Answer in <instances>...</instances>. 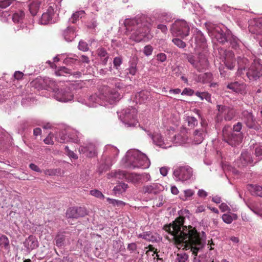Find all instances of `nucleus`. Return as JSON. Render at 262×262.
Segmentation results:
<instances>
[{
    "instance_id": "f257e3e1",
    "label": "nucleus",
    "mask_w": 262,
    "mask_h": 262,
    "mask_svg": "<svg viewBox=\"0 0 262 262\" xmlns=\"http://www.w3.org/2000/svg\"><path fill=\"white\" fill-rule=\"evenodd\" d=\"M163 229L168 234L167 238L179 249L190 250L194 256V262H213V258L207 253L197 257L198 253L202 251L206 244L204 232H202L201 237L194 228L183 225V219L176 220L172 223L165 225Z\"/></svg>"
},
{
    "instance_id": "f03ea898",
    "label": "nucleus",
    "mask_w": 262,
    "mask_h": 262,
    "mask_svg": "<svg viewBox=\"0 0 262 262\" xmlns=\"http://www.w3.org/2000/svg\"><path fill=\"white\" fill-rule=\"evenodd\" d=\"M124 24L126 34L130 33V39L135 41L148 40L152 37L150 31L153 21L150 17L145 15H138L133 18L125 19Z\"/></svg>"
},
{
    "instance_id": "7ed1b4c3",
    "label": "nucleus",
    "mask_w": 262,
    "mask_h": 262,
    "mask_svg": "<svg viewBox=\"0 0 262 262\" xmlns=\"http://www.w3.org/2000/svg\"><path fill=\"white\" fill-rule=\"evenodd\" d=\"M119 94L111 90L107 86L103 87L101 92L96 93L89 97L87 100H84L85 104L90 107H97L98 105H102L105 102L113 103L119 100Z\"/></svg>"
},
{
    "instance_id": "20e7f679",
    "label": "nucleus",
    "mask_w": 262,
    "mask_h": 262,
    "mask_svg": "<svg viewBox=\"0 0 262 262\" xmlns=\"http://www.w3.org/2000/svg\"><path fill=\"white\" fill-rule=\"evenodd\" d=\"M126 157L127 162L134 168H147L150 164V161L146 155L138 150H128L126 154Z\"/></svg>"
},
{
    "instance_id": "39448f33",
    "label": "nucleus",
    "mask_w": 262,
    "mask_h": 262,
    "mask_svg": "<svg viewBox=\"0 0 262 262\" xmlns=\"http://www.w3.org/2000/svg\"><path fill=\"white\" fill-rule=\"evenodd\" d=\"M187 59L188 62L198 71L201 72L206 70L209 66L206 53H200L196 56L188 55Z\"/></svg>"
},
{
    "instance_id": "423d86ee",
    "label": "nucleus",
    "mask_w": 262,
    "mask_h": 262,
    "mask_svg": "<svg viewBox=\"0 0 262 262\" xmlns=\"http://www.w3.org/2000/svg\"><path fill=\"white\" fill-rule=\"evenodd\" d=\"M118 114L120 119L126 127H134L137 124V110L135 108H127Z\"/></svg>"
},
{
    "instance_id": "0eeeda50",
    "label": "nucleus",
    "mask_w": 262,
    "mask_h": 262,
    "mask_svg": "<svg viewBox=\"0 0 262 262\" xmlns=\"http://www.w3.org/2000/svg\"><path fill=\"white\" fill-rule=\"evenodd\" d=\"M173 176L177 181L185 182L189 180L193 176V170L188 165H181L175 168Z\"/></svg>"
},
{
    "instance_id": "6e6552de",
    "label": "nucleus",
    "mask_w": 262,
    "mask_h": 262,
    "mask_svg": "<svg viewBox=\"0 0 262 262\" xmlns=\"http://www.w3.org/2000/svg\"><path fill=\"white\" fill-rule=\"evenodd\" d=\"M190 27L188 23L183 19H178L172 24L171 33L177 36L184 38L189 34Z\"/></svg>"
},
{
    "instance_id": "1a4fd4ad",
    "label": "nucleus",
    "mask_w": 262,
    "mask_h": 262,
    "mask_svg": "<svg viewBox=\"0 0 262 262\" xmlns=\"http://www.w3.org/2000/svg\"><path fill=\"white\" fill-rule=\"evenodd\" d=\"M54 98L58 101L68 102L73 99V94L69 88L58 89L54 93Z\"/></svg>"
},
{
    "instance_id": "9d476101",
    "label": "nucleus",
    "mask_w": 262,
    "mask_h": 262,
    "mask_svg": "<svg viewBox=\"0 0 262 262\" xmlns=\"http://www.w3.org/2000/svg\"><path fill=\"white\" fill-rule=\"evenodd\" d=\"M191 41V46L195 50L200 48H204L206 45V39L202 32L198 29L194 30Z\"/></svg>"
},
{
    "instance_id": "9b49d317",
    "label": "nucleus",
    "mask_w": 262,
    "mask_h": 262,
    "mask_svg": "<svg viewBox=\"0 0 262 262\" xmlns=\"http://www.w3.org/2000/svg\"><path fill=\"white\" fill-rule=\"evenodd\" d=\"M247 76L250 80L255 79L262 75V64L254 60L246 72Z\"/></svg>"
},
{
    "instance_id": "f8f14e48",
    "label": "nucleus",
    "mask_w": 262,
    "mask_h": 262,
    "mask_svg": "<svg viewBox=\"0 0 262 262\" xmlns=\"http://www.w3.org/2000/svg\"><path fill=\"white\" fill-rule=\"evenodd\" d=\"M55 5L53 3H50L45 8L46 12L42 14L39 19V23L42 25H47L52 23V17L54 14V8Z\"/></svg>"
},
{
    "instance_id": "ddd939ff",
    "label": "nucleus",
    "mask_w": 262,
    "mask_h": 262,
    "mask_svg": "<svg viewBox=\"0 0 262 262\" xmlns=\"http://www.w3.org/2000/svg\"><path fill=\"white\" fill-rule=\"evenodd\" d=\"M119 152V150L116 147L111 145H107L105 147L102 158L103 159H107L109 162L113 160H114V163H115Z\"/></svg>"
},
{
    "instance_id": "4468645a",
    "label": "nucleus",
    "mask_w": 262,
    "mask_h": 262,
    "mask_svg": "<svg viewBox=\"0 0 262 262\" xmlns=\"http://www.w3.org/2000/svg\"><path fill=\"white\" fill-rule=\"evenodd\" d=\"M163 187L159 183H151L144 185L142 189V192L145 195H155L161 191Z\"/></svg>"
},
{
    "instance_id": "2eb2a0df",
    "label": "nucleus",
    "mask_w": 262,
    "mask_h": 262,
    "mask_svg": "<svg viewBox=\"0 0 262 262\" xmlns=\"http://www.w3.org/2000/svg\"><path fill=\"white\" fill-rule=\"evenodd\" d=\"M87 214V211L85 208L72 207L69 208L66 212V216L68 218H76L84 216Z\"/></svg>"
},
{
    "instance_id": "dca6fc26",
    "label": "nucleus",
    "mask_w": 262,
    "mask_h": 262,
    "mask_svg": "<svg viewBox=\"0 0 262 262\" xmlns=\"http://www.w3.org/2000/svg\"><path fill=\"white\" fill-rule=\"evenodd\" d=\"M137 58H133L128 62V67L124 71L125 77L132 80L137 73Z\"/></svg>"
},
{
    "instance_id": "f3484780",
    "label": "nucleus",
    "mask_w": 262,
    "mask_h": 262,
    "mask_svg": "<svg viewBox=\"0 0 262 262\" xmlns=\"http://www.w3.org/2000/svg\"><path fill=\"white\" fill-rule=\"evenodd\" d=\"M48 0H32L29 4L28 7L30 13L32 15H35L40 6H42V9L46 8V6L49 3Z\"/></svg>"
},
{
    "instance_id": "a211bd4d",
    "label": "nucleus",
    "mask_w": 262,
    "mask_h": 262,
    "mask_svg": "<svg viewBox=\"0 0 262 262\" xmlns=\"http://www.w3.org/2000/svg\"><path fill=\"white\" fill-rule=\"evenodd\" d=\"M148 135L152 139L155 144L163 148H167L171 146L172 144L168 142L167 140H164L161 135L158 133L151 135L148 134Z\"/></svg>"
},
{
    "instance_id": "6ab92c4d",
    "label": "nucleus",
    "mask_w": 262,
    "mask_h": 262,
    "mask_svg": "<svg viewBox=\"0 0 262 262\" xmlns=\"http://www.w3.org/2000/svg\"><path fill=\"white\" fill-rule=\"evenodd\" d=\"M67 134V137L66 135H62L58 141L62 143L66 141L77 143L79 141L80 134L77 131L75 130H69Z\"/></svg>"
},
{
    "instance_id": "aec40b11",
    "label": "nucleus",
    "mask_w": 262,
    "mask_h": 262,
    "mask_svg": "<svg viewBox=\"0 0 262 262\" xmlns=\"http://www.w3.org/2000/svg\"><path fill=\"white\" fill-rule=\"evenodd\" d=\"M211 33L220 42L224 43L227 41L225 33L220 26H214L211 30Z\"/></svg>"
},
{
    "instance_id": "412c9836",
    "label": "nucleus",
    "mask_w": 262,
    "mask_h": 262,
    "mask_svg": "<svg viewBox=\"0 0 262 262\" xmlns=\"http://www.w3.org/2000/svg\"><path fill=\"white\" fill-rule=\"evenodd\" d=\"M38 245L36 237L33 235H30L24 242V246L29 252L37 248Z\"/></svg>"
},
{
    "instance_id": "4be33fe9",
    "label": "nucleus",
    "mask_w": 262,
    "mask_h": 262,
    "mask_svg": "<svg viewBox=\"0 0 262 262\" xmlns=\"http://www.w3.org/2000/svg\"><path fill=\"white\" fill-rule=\"evenodd\" d=\"M244 116L245 122L248 127L253 128L256 130L260 129V125L255 122L254 117L251 113L246 112V114H244Z\"/></svg>"
},
{
    "instance_id": "5701e85b",
    "label": "nucleus",
    "mask_w": 262,
    "mask_h": 262,
    "mask_svg": "<svg viewBox=\"0 0 262 262\" xmlns=\"http://www.w3.org/2000/svg\"><path fill=\"white\" fill-rule=\"evenodd\" d=\"M206 127L202 125V127L196 129L193 133V142L194 144H199L204 140L205 136Z\"/></svg>"
},
{
    "instance_id": "b1692460",
    "label": "nucleus",
    "mask_w": 262,
    "mask_h": 262,
    "mask_svg": "<svg viewBox=\"0 0 262 262\" xmlns=\"http://www.w3.org/2000/svg\"><path fill=\"white\" fill-rule=\"evenodd\" d=\"M79 152L83 153L87 157H93L96 155V149L94 144H90L87 146H80L79 148Z\"/></svg>"
},
{
    "instance_id": "393cba45",
    "label": "nucleus",
    "mask_w": 262,
    "mask_h": 262,
    "mask_svg": "<svg viewBox=\"0 0 262 262\" xmlns=\"http://www.w3.org/2000/svg\"><path fill=\"white\" fill-rule=\"evenodd\" d=\"M64 74H70L76 78H79L81 75V73L80 72H72L71 70L68 69L64 67H60L58 70L55 71V74L57 76H64Z\"/></svg>"
},
{
    "instance_id": "a878e982",
    "label": "nucleus",
    "mask_w": 262,
    "mask_h": 262,
    "mask_svg": "<svg viewBox=\"0 0 262 262\" xmlns=\"http://www.w3.org/2000/svg\"><path fill=\"white\" fill-rule=\"evenodd\" d=\"M62 35L67 41H72L76 36V30L73 27H68L62 33Z\"/></svg>"
},
{
    "instance_id": "bb28decb",
    "label": "nucleus",
    "mask_w": 262,
    "mask_h": 262,
    "mask_svg": "<svg viewBox=\"0 0 262 262\" xmlns=\"http://www.w3.org/2000/svg\"><path fill=\"white\" fill-rule=\"evenodd\" d=\"M249 61L248 59L244 57H237V64L238 70L237 74L238 75H242L243 74V71H245L246 68L248 65Z\"/></svg>"
},
{
    "instance_id": "cd10ccee",
    "label": "nucleus",
    "mask_w": 262,
    "mask_h": 262,
    "mask_svg": "<svg viewBox=\"0 0 262 262\" xmlns=\"http://www.w3.org/2000/svg\"><path fill=\"white\" fill-rule=\"evenodd\" d=\"M230 90L236 93L243 94L246 93V85L243 83H230Z\"/></svg>"
},
{
    "instance_id": "c85d7f7f",
    "label": "nucleus",
    "mask_w": 262,
    "mask_h": 262,
    "mask_svg": "<svg viewBox=\"0 0 262 262\" xmlns=\"http://www.w3.org/2000/svg\"><path fill=\"white\" fill-rule=\"evenodd\" d=\"M127 172L123 170H115L112 171L111 172L107 174L108 179L115 178L119 180L125 179L126 180Z\"/></svg>"
},
{
    "instance_id": "c756f323",
    "label": "nucleus",
    "mask_w": 262,
    "mask_h": 262,
    "mask_svg": "<svg viewBox=\"0 0 262 262\" xmlns=\"http://www.w3.org/2000/svg\"><path fill=\"white\" fill-rule=\"evenodd\" d=\"M149 96V92L147 91H142L135 95V100L136 103H142L146 101Z\"/></svg>"
},
{
    "instance_id": "7c9ffc66",
    "label": "nucleus",
    "mask_w": 262,
    "mask_h": 262,
    "mask_svg": "<svg viewBox=\"0 0 262 262\" xmlns=\"http://www.w3.org/2000/svg\"><path fill=\"white\" fill-rule=\"evenodd\" d=\"M102 163L100 165L97 170L99 174H101L108 170L114 163V160H113L109 162L107 159H103L102 158Z\"/></svg>"
},
{
    "instance_id": "2f4dec72",
    "label": "nucleus",
    "mask_w": 262,
    "mask_h": 262,
    "mask_svg": "<svg viewBox=\"0 0 262 262\" xmlns=\"http://www.w3.org/2000/svg\"><path fill=\"white\" fill-rule=\"evenodd\" d=\"M230 47L234 49L236 54H239L241 46L242 45L241 41L235 36L230 34Z\"/></svg>"
},
{
    "instance_id": "473e14b6",
    "label": "nucleus",
    "mask_w": 262,
    "mask_h": 262,
    "mask_svg": "<svg viewBox=\"0 0 262 262\" xmlns=\"http://www.w3.org/2000/svg\"><path fill=\"white\" fill-rule=\"evenodd\" d=\"M146 248H148L146 251V255L147 256V258L149 261H152L154 260L157 257L158 259V254L157 252V249L152 247L151 245H149L148 247H146Z\"/></svg>"
},
{
    "instance_id": "72a5a7b5",
    "label": "nucleus",
    "mask_w": 262,
    "mask_h": 262,
    "mask_svg": "<svg viewBox=\"0 0 262 262\" xmlns=\"http://www.w3.org/2000/svg\"><path fill=\"white\" fill-rule=\"evenodd\" d=\"M172 16L170 14L166 12L159 13L157 17V20L158 22L162 23H167L171 21Z\"/></svg>"
},
{
    "instance_id": "f704fd0d",
    "label": "nucleus",
    "mask_w": 262,
    "mask_h": 262,
    "mask_svg": "<svg viewBox=\"0 0 262 262\" xmlns=\"http://www.w3.org/2000/svg\"><path fill=\"white\" fill-rule=\"evenodd\" d=\"M249 189L252 195L262 198V186L251 184Z\"/></svg>"
},
{
    "instance_id": "c9c22d12",
    "label": "nucleus",
    "mask_w": 262,
    "mask_h": 262,
    "mask_svg": "<svg viewBox=\"0 0 262 262\" xmlns=\"http://www.w3.org/2000/svg\"><path fill=\"white\" fill-rule=\"evenodd\" d=\"M11 0H4L0 2V15L6 17L10 16V14L7 11H3V9L7 8L11 4Z\"/></svg>"
},
{
    "instance_id": "e433bc0d",
    "label": "nucleus",
    "mask_w": 262,
    "mask_h": 262,
    "mask_svg": "<svg viewBox=\"0 0 262 262\" xmlns=\"http://www.w3.org/2000/svg\"><path fill=\"white\" fill-rule=\"evenodd\" d=\"M194 194V191L191 189H188L183 191V194H181L180 199L183 201L190 200L191 197Z\"/></svg>"
},
{
    "instance_id": "4c0bfd02",
    "label": "nucleus",
    "mask_w": 262,
    "mask_h": 262,
    "mask_svg": "<svg viewBox=\"0 0 262 262\" xmlns=\"http://www.w3.org/2000/svg\"><path fill=\"white\" fill-rule=\"evenodd\" d=\"M188 139V137L186 135L180 134L176 135L173 137V142L176 144L181 145L187 143Z\"/></svg>"
},
{
    "instance_id": "58836bf2",
    "label": "nucleus",
    "mask_w": 262,
    "mask_h": 262,
    "mask_svg": "<svg viewBox=\"0 0 262 262\" xmlns=\"http://www.w3.org/2000/svg\"><path fill=\"white\" fill-rule=\"evenodd\" d=\"M241 160L243 161L244 164H253L254 163L250 154L245 151L241 154Z\"/></svg>"
},
{
    "instance_id": "ea45409f",
    "label": "nucleus",
    "mask_w": 262,
    "mask_h": 262,
    "mask_svg": "<svg viewBox=\"0 0 262 262\" xmlns=\"http://www.w3.org/2000/svg\"><path fill=\"white\" fill-rule=\"evenodd\" d=\"M126 181L134 184L141 183L140 174L136 173H127Z\"/></svg>"
},
{
    "instance_id": "a19ab883",
    "label": "nucleus",
    "mask_w": 262,
    "mask_h": 262,
    "mask_svg": "<svg viewBox=\"0 0 262 262\" xmlns=\"http://www.w3.org/2000/svg\"><path fill=\"white\" fill-rule=\"evenodd\" d=\"M44 82L49 89L52 90L54 93H55V91H57V90L59 89V86L57 85V83L51 78H48L45 79Z\"/></svg>"
},
{
    "instance_id": "79ce46f5",
    "label": "nucleus",
    "mask_w": 262,
    "mask_h": 262,
    "mask_svg": "<svg viewBox=\"0 0 262 262\" xmlns=\"http://www.w3.org/2000/svg\"><path fill=\"white\" fill-rule=\"evenodd\" d=\"M85 15V12L83 10H79L75 13H74L71 16V17L69 19V21L75 24L76 21L79 20L80 18H81Z\"/></svg>"
},
{
    "instance_id": "37998d69",
    "label": "nucleus",
    "mask_w": 262,
    "mask_h": 262,
    "mask_svg": "<svg viewBox=\"0 0 262 262\" xmlns=\"http://www.w3.org/2000/svg\"><path fill=\"white\" fill-rule=\"evenodd\" d=\"M98 56L101 58V62L103 65L107 63L108 56L106 51L103 48H100L97 51Z\"/></svg>"
},
{
    "instance_id": "c03bdc74",
    "label": "nucleus",
    "mask_w": 262,
    "mask_h": 262,
    "mask_svg": "<svg viewBox=\"0 0 262 262\" xmlns=\"http://www.w3.org/2000/svg\"><path fill=\"white\" fill-rule=\"evenodd\" d=\"M113 250L115 253H117L124 249L123 243L121 240L113 241Z\"/></svg>"
},
{
    "instance_id": "a18cd8bd",
    "label": "nucleus",
    "mask_w": 262,
    "mask_h": 262,
    "mask_svg": "<svg viewBox=\"0 0 262 262\" xmlns=\"http://www.w3.org/2000/svg\"><path fill=\"white\" fill-rule=\"evenodd\" d=\"M188 255L184 252H181L177 254L174 262H189Z\"/></svg>"
},
{
    "instance_id": "49530a36",
    "label": "nucleus",
    "mask_w": 262,
    "mask_h": 262,
    "mask_svg": "<svg viewBox=\"0 0 262 262\" xmlns=\"http://www.w3.org/2000/svg\"><path fill=\"white\" fill-rule=\"evenodd\" d=\"M128 188V185L124 183H120L115 187L113 190L116 194H120L126 191Z\"/></svg>"
},
{
    "instance_id": "de8ad7c7",
    "label": "nucleus",
    "mask_w": 262,
    "mask_h": 262,
    "mask_svg": "<svg viewBox=\"0 0 262 262\" xmlns=\"http://www.w3.org/2000/svg\"><path fill=\"white\" fill-rule=\"evenodd\" d=\"M199 81L202 83H207L211 81L212 78V75L210 73H205L199 76Z\"/></svg>"
},
{
    "instance_id": "09e8293b",
    "label": "nucleus",
    "mask_w": 262,
    "mask_h": 262,
    "mask_svg": "<svg viewBox=\"0 0 262 262\" xmlns=\"http://www.w3.org/2000/svg\"><path fill=\"white\" fill-rule=\"evenodd\" d=\"M219 70L221 75L225 78L228 75L229 70V66L226 62H224V63L221 64L219 67Z\"/></svg>"
},
{
    "instance_id": "8fccbe9b",
    "label": "nucleus",
    "mask_w": 262,
    "mask_h": 262,
    "mask_svg": "<svg viewBox=\"0 0 262 262\" xmlns=\"http://www.w3.org/2000/svg\"><path fill=\"white\" fill-rule=\"evenodd\" d=\"M195 95L202 100L205 99L208 102L212 103L211 95L208 92H200L197 91L195 93Z\"/></svg>"
},
{
    "instance_id": "3c124183",
    "label": "nucleus",
    "mask_w": 262,
    "mask_h": 262,
    "mask_svg": "<svg viewBox=\"0 0 262 262\" xmlns=\"http://www.w3.org/2000/svg\"><path fill=\"white\" fill-rule=\"evenodd\" d=\"M113 82L112 84L114 85L115 88L118 90H121L122 91L125 92V89L126 88L123 83L121 81V80L118 79H113L112 80Z\"/></svg>"
},
{
    "instance_id": "603ef678",
    "label": "nucleus",
    "mask_w": 262,
    "mask_h": 262,
    "mask_svg": "<svg viewBox=\"0 0 262 262\" xmlns=\"http://www.w3.org/2000/svg\"><path fill=\"white\" fill-rule=\"evenodd\" d=\"M24 16V12L22 11H19L13 14L12 18L14 23H19L22 20Z\"/></svg>"
},
{
    "instance_id": "864d4df0",
    "label": "nucleus",
    "mask_w": 262,
    "mask_h": 262,
    "mask_svg": "<svg viewBox=\"0 0 262 262\" xmlns=\"http://www.w3.org/2000/svg\"><path fill=\"white\" fill-rule=\"evenodd\" d=\"M138 236L140 238L144 239L149 241H156V237L150 232H145L141 234H139Z\"/></svg>"
},
{
    "instance_id": "5fc2aeb1",
    "label": "nucleus",
    "mask_w": 262,
    "mask_h": 262,
    "mask_svg": "<svg viewBox=\"0 0 262 262\" xmlns=\"http://www.w3.org/2000/svg\"><path fill=\"white\" fill-rule=\"evenodd\" d=\"M0 246L4 247L6 250L9 249V240L5 235L0 237Z\"/></svg>"
},
{
    "instance_id": "6e6d98bb",
    "label": "nucleus",
    "mask_w": 262,
    "mask_h": 262,
    "mask_svg": "<svg viewBox=\"0 0 262 262\" xmlns=\"http://www.w3.org/2000/svg\"><path fill=\"white\" fill-rule=\"evenodd\" d=\"M242 140V137L241 134H238L236 137H234L232 134L230 136V145L236 146L239 144Z\"/></svg>"
},
{
    "instance_id": "4d7b16f0",
    "label": "nucleus",
    "mask_w": 262,
    "mask_h": 262,
    "mask_svg": "<svg viewBox=\"0 0 262 262\" xmlns=\"http://www.w3.org/2000/svg\"><path fill=\"white\" fill-rule=\"evenodd\" d=\"M186 120L187 122L188 126L190 128H194L198 124L197 119L194 117L188 116L186 117Z\"/></svg>"
},
{
    "instance_id": "13d9d810",
    "label": "nucleus",
    "mask_w": 262,
    "mask_h": 262,
    "mask_svg": "<svg viewBox=\"0 0 262 262\" xmlns=\"http://www.w3.org/2000/svg\"><path fill=\"white\" fill-rule=\"evenodd\" d=\"M249 207L255 213L259 215H262V204H260L259 206L257 205H250L249 206Z\"/></svg>"
},
{
    "instance_id": "bf43d9fd",
    "label": "nucleus",
    "mask_w": 262,
    "mask_h": 262,
    "mask_svg": "<svg viewBox=\"0 0 262 262\" xmlns=\"http://www.w3.org/2000/svg\"><path fill=\"white\" fill-rule=\"evenodd\" d=\"M172 41L173 43L179 48L184 49L186 47V43L178 38H174Z\"/></svg>"
},
{
    "instance_id": "052dcab7",
    "label": "nucleus",
    "mask_w": 262,
    "mask_h": 262,
    "mask_svg": "<svg viewBox=\"0 0 262 262\" xmlns=\"http://www.w3.org/2000/svg\"><path fill=\"white\" fill-rule=\"evenodd\" d=\"M66 237L64 235H58L56 237V245L57 247H60L64 245Z\"/></svg>"
},
{
    "instance_id": "680f3d73",
    "label": "nucleus",
    "mask_w": 262,
    "mask_h": 262,
    "mask_svg": "<svg viewBox=\"0 0 262 262\" xmlns=\"http://www.w3.org/2000/svg\"><path fill=\"white\" fill-rule=\"evenodd\" d=\"M255 155L257 158L258 160L262 159V144L256 145L255 148Z\"/></svg>"
},
{
    "instance_id": "e2e57ef3",
    "label": "nucleus",
    "mask_w": 262,
    "mask_h": 262,
    "mask_svg": "<svg viewBox=\"0 0 262 262\" xmlns=\"http://www.w3.org/2000/svg\"><path fill=\"white\" fill-rule=\"evenodd\" d=\"M90 193L91 195L99 199H103L104 198V196L102 193L97 189H93L91 190Z\"/></svg>"
},
{
    "instance_id": "0e129e2a",
    "label": "nucleus",
    "mask_w": 262,
    "mask_h": 262,
    "mask_svg": "<svg viewBox=\"0 0 262 262\" xmlns=\"http://www.w3.org/2000/svg\"><path fill=\"white\" fill-rule=\"evenodd\" d=\"M122 63V58L121 57L118 56L114 58L113 60V64L114 67L116 69H118L119 67L121 66Z\"/></svg>"
},
{
    "instance_id": "69168bd1",
    "label": "nucleus",
    "mask_w": 262,
    "mask_h": 262,
    "mask_svg": "<svg viewBox=\"0 0 262 262\" xmlns=\"http://www.w3.org/2000/svg\"><path fill=\"white\" fill-rule=\"evenodd\" d=\"M78 49L82 51H87L89 50L88 45L86 42L80 40L79 42Z\"/></svg>"
},
{
    "instance_id": "338daca9",
    "label": "nucleus",
    "mask_w": 262,
    "mask_h": 262,
    "mask_svg": "<svg viewBox=\"0 0 262 262\" xmlns=\"http://www.w3.org/2000/svg\"><path fill=\"white\" fill-rule=\"evenodd\" d=\"M223 137L224 141L229 143V134L228 133V127L225 126L223 129Z\"/></svg>"
},
{
    "instance_id": "774afa93",
    "label": "nucleus",
    "mask_w": 262,
    "mask_h": 262,
    "mask_svg": "<svg viewBox=\"0 0 262 262\" xmlns=\"http://www.w3.org/2000/svg\"><path fill=\"white\" fill-rule=\"evenodd\" d=\"M152 51L153 48L150 45H147L145 46L143 49V53L147 56L151 55Z\"/></svg>"
}]
</instances>
